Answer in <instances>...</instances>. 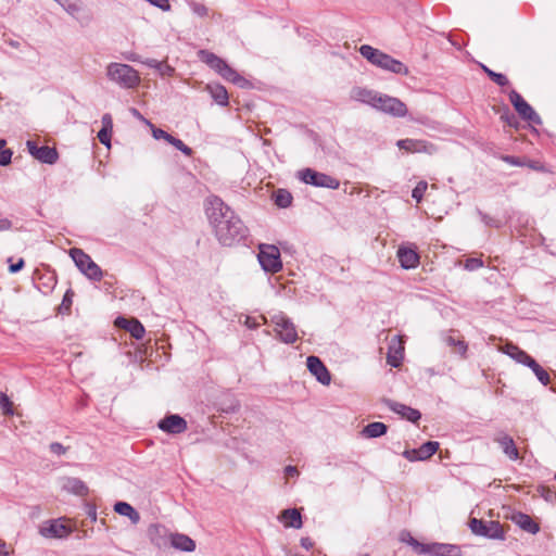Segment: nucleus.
Listing matches in <instances>:
<instances>
[{"instance_id": "1", "label": "nucleus", "mask_w": 556, "mask_h": 556, "mask_svg": "<svg viewBox=\"0 0 556 556\" xmlns=\"http://www.w3.org/2000/svg\"><path fill=\"white\" fill-rule=\"evenodd\" d=\"M206 214L223 245H235L248 237V227L220 198L213 195L207 199Z\"/></svg>"}, {"instance_id": "2", "label": "nucleus", "mask_w": 556, "mask_h": 556, "mask_svg": "<svg viewBox=\"0 0 556 556\" xmlns=\"http://www.w3.org/2000/svg\"><path fill=\"white\" fill-rule=\"evenodd\" d=\"M359 53L368 62L381 70L400 75H408L409 73L408 67L404 63L369 45L361 46Z\"/></svg>"}, {"instance_id": "3", "label": "nucleus", "mask_w": 556, "mask_h": 556, "mask_svg": "<svg viewBox=\"0 0 556 556\" xmlns=\"http://www.w3.org/2000/svg\"><path fill=\"white\" fill-rule=\"evenodd\" d=\"M199 58L202 62L214 70L225 80L230 81L239 87H245L249 81L242 77L236 70L230 67L225 60L217 56L213 52L206 50L199 51Z\"/></svg>"}, {"instance_id": "4", "label": "nucleus", "mask_w": 556, "mask_h": 556, "mask_svg": "<svg viewBox=\"0 0 556 556\" xmlns=\"http://www.w3.org/2000/svg\"><path fill=\"white\" fill-rule=\"evenodd\" d=\"M106 77L124 89H132L140 84L139 73L132 66L123 63H110L106 66Z\"/></svg>"}, {"instance_id": "5", "label": "nucleus", "mask_w": 556, "mask_h": 556, "mask_svg": "<svg viewBox=\"0 0 556 556\" xmlns=\"http://www.w3.org/2000/svg\"><path fill=\"white\" fill-rule=\"evenodd\" d=\"M70 256L74 261L77 268L89 279L94 281H100L102 279L103 273L101 268L81 249H71Z\"/></svg>"}, {"instance_id": "6", "label": "nucleus", "mask_w": 556, "mask_h": 556, "mask_svg": "<svg viewBox=\"0 0 556 556\" xmlns=\"http://www.w3.org/2000/svg\"><path fill=\"white\" fill-rule=\"evenodd\" d=\"M469 528L476 535L492 539V540H504L505 534L502 526L498 521H485L478 518H471L469 520Z\"/></svg>"}, {"instance_id": "7", "label": "nucleus", "mask_w": 556, "mask_h": 556, "mask_svg": "<svg viewBox=\"0 0 556 556\" xmlns=\"http://www.w3.org/2000/svg\"><path fill=\"white\" fill-rule=\"evenodd\" d=\"M271 324L275 326V332L283 343L292 344L299 339L295 325L282 313L274 315Z\"/></svg>"}, {"instance_id": "8", "label": "nucleus", "mask_w": 556, "mask_h": 556, "mask_svg": "<svg viewBox=\"0 0 556 556\" xmlns=\"http://www.w3.org/2000/svg\"><path fill=\"white\" fill-rule=\"evenodd\" d=\"M298 177L305 184L314 187L328 188L336 190L340 186L339 179L325 173L316 172L312 168H304L298 172Z\"/></svg>"}, {"instance_id": "9", "label": "nucleus", "mask_w": 556, "mask_h": 556, "mask_svg": "<svg viewBox=\"0 0 556 556\" xmlns=\"http://www.w3.org/2000/svg\"><path fill=\"white\" fill-rule=\"evenodd\" d=\"M258 262L262 268L268 273H278L282 268L280 251L277 247L270 244H261Z\"/></svg>"}, {"instance_id": "10", "label": "nucleus", "mask_w": 556, "mask_h": 556, "mask_svg": "<svg viewBox=\"0 0 556 556\" xmlns=\"http://www.w3.org/2000/svg\"><path fill=\"white\" fill-rule=\"evenodd\" d=\"M374 108L397 117H403L407 113L405 103L400 99L381 93L377 97V102Z\"/></svg>"}, {"instance_id": "11", "label": "nucleus", "mask_w": 556, "mask_h": 556, "mask_svg": "<svg viewBox=\"0 0 556 556\" xmlns=\"http://www.w3.org/2000/svg\"><path fill=\"white\" fill-rule=\"evenodd\" d=\"M509 100L517 113L525 121L540 125L541 117L532 109V106L516 90L509 92Z\"/></svg>"}, {"instance_id": "12", "label": "nucleus", "mask_w": 556, "mask_h": 556, "mask_svg": "<svg viewBox=\"0 0 556 556\" xmlns=\"http://www.w3.org/2000/svg\"><path fill=\"white\" fill-rule=\"evenodd\" d=\"M29 154L41 163L52 165L56 163L59 153L55 148L48 146L38 147L35 141L28 140L26 142Z\"/></svg>"}, {"instance_id": "13", "label": "nucleus", "mask_w": 556, "mask_h": 556, "mask_svg": "<svg viewBox=\"0 0 556 556\" xmlns=\"http://www.w3.org/2000/svg\"><path fill=\"white\" fill-rule=\"evenodd\" d=\"M396 146L409 153H426L429 155L434 154L438 150L433 143L421 139H401L397 140Z\"/></svg>"}, {"instance_id": "14", "label": "nucleus", "mask_w": 556, "mask_h": 556, "mask_svg": "<svg viewBox=\"0 0 556 556\" xmlns=\"http://www.w3.org/2000/svg\"><path fill=\"white\" fill-rule=\"evenodd\" d=\"M72 532V529L62 522L61 519H52L39 528V533L48 539H63Z\"/></svg>"}, {"instance_id": "15", "label": "nucleus", "mask_w": 556, "mask_h": 556, "mask_svg": "<svg viewBox=\"0 0 556 556\" xmlns=\"http://www.w3.org/2000/svg\"><path fill=\"white\" fill-rule=\"evenodd\" d=\"M306 365L309 372L316 378L318 382L328 386L331 382V375L319 357L311 355L306 359Z\"/></svg>"}, {"instance_id": "16", "label": "nucleus", "mask_w": 556, "mask_h": 556, "mask_svg": "<svg viewBox=\"0 0 556 556\" xmlns=\"http://www.w3.org/2000/svg\"><path fill=\"white\" fill-rule=\"evenodd\" d=\"M157 427L169 434H179L187 430V421L179 415H168L161 419Z\"/></svg>"}, {"instance_id": "17", "label": "nucleus", "mask_w": 556, "mask_h": 556, "mask_svg": "<svg viewBox=\"0 0 556 556\" xmlns=\"http://www.w3.org/2000/svg\"><path fill=\"white\" fill-rule=\"evenodd\" d=\"M421 553L431 556H460V547L458 545L446 544V543H431L428 544Z\"/></svg>"}, {"instance_id": "18", "label": "nucleus", "mask_w": 556, "mask_h": 556, "mask_svg": "<svg viewBox=\"0 0 556 556\" xmlns=\"http://www.w3.org/2000/svg\"><path fill=\"white\" fill-rule=\"evenodd\" d=\"M115 326L129 331L131 337H134L137 340L142 339L144 336V327L138 319H127L125 317H117L115 319Z\"/></svg>"}, {"instance_id": "19", "label": "nucleus", "mask_w": 556, "mask_h": 556, "mask_svg": "<svg viewBox=\"0 0 556 556\" xmlns=\"http://www.w3.org/2000/svg\"><path fill=\"white\" fill-rule=\"evenodd\" d=\"M387 403H388L389 408L392 412L401 415L403 418L407 419L408 421H412L415 424L421 418V414L418 409H415L413 407H409L404 404H401V403H397L394 401H390V400Z\"/></svg>"}, {"instance_id": "20", "label": "nucleus", "mask_w": 556, "mask_h": 556, "mask_svg": "<svg viewBox=\"0 0 556 556\" xmlns=\"http://www.w3.org/2000/svg\"><path fill=\"white\" fill-rule=\"evenodd\" d=\"M379 94L380 93L364 87H354L351 90V99L369 104L372 108L376 105L377 97H379Z\"/></svg>"}, {"instance_id": "21", "label": "nucleus", "mask_w": 556, "mask_h": 556, "mask_svg": "<svg viewBox=\"0 0 556 556\" xmlns=\"http://www.w3.org/2000/svg\"><path fill=\"white\" fill-rule=\"evenodd\" d=\"M168 542L174 548L182 552H193L195 549V542L182 533H169Z\"/></svg>"}, {"instance_id": "22", "label": "nucleus", "mask_w": 556, "mask_h": 556, "mask_svg": "<svg viewBox=\"0 0 556 556\" xmlns=\"http://www.w3.org/2000/svg\"><path fill=\"white\" fill-rule=\"evenodd\" d=\"M148 535L152 544L161 548L168 543L169 534L165 527L160 525H151L148 529Z\"/></svg>"}, {"instance_id": "23", "label": "nucleus", "mask_w": 556, "mask_h": 556, "mask_svg": "<svg viewBox=\"0 0 556 556\" xmlns=\"http://www.w3.org/2000/svg\"><path fill=\"white\" fill-rule=\"evenodd\" d=\"M397 258L401 266L405 269L415 268L419 264V255L409 248H400L397 250Z\"/></svg>"}, {"instance_id": "24", "label": "nucleus", "mask_w": 556, "mask_h": 556, "mask_svg": "<svg viewBox=\"0 0 556 556\" xmlns=\"http://www.w3.org/2000/svg\"><path fill=\"white\" fill-rule=\"evenodd\" d=\"M495 442L500 444L505 455L510 459L516 460L519 458V452L511 437L507 434H500L495 438Z\"/></svg>"}, {"instance_id": "25", "label": "nucleus", "mask_w": 556, "mask_h": 556, "mask_svg": "<svg viewBox=\"0 0 556 556\" xmlns=\"http://www.w3.org/2000/svg\"><path fill=\"white\" fill-rule=\"evenodd\" d=\"M63 489L75 495L84 496L88 493V486L78 478L68 477L64 479Z\"/></svg>"}, {"instance_id": "26", "label": "nucleus", "mask_w": 556, "mask_h": 556, "mask_svg": "<svg viewBox=\"0 0 556 556\" xmlns=\"http://www.w3.org/2000/svg\"><path fill=\"white\" fill-rule=\"evenodd\" d=\"M514 522H516L522 530L535 534L539 532L540 527L536 522H534L531 517L523 513H518L513 516Z\"/></svg>"}, {"instance_id": "27", "label": "nucleus", "mask_w": 556, "mask_h": 556, "mask_svg": "<svg viewBox=\"0 0 556 556\" xmlns=\"http://www.w3.org/2000/svg\"><path fill=\"white\" fill-rule=\"evenodd\" d=\"M281 518L285 520V526L300 529L302 527V517L296 508L285 509L281 513Z\"/></svg>"}, {"instance_id": "28", "label": "nucleus", "mask_w": 556, "mask_h": 556, "mask_svg": "<svg viewBox=\"0 0 556 556\" xmlns=\"http://www.w3.org/2000/svg\"><path fill=\"white\" fill-rule=\"evenodd\" d=\"M207 90L211 94V97L214 99V101L223 106L228 105V92L226 88L222 85H207Z\"/></svg>"}, {"instance_id": "29", "label": "nucleus", "mask_w": 556, "mask_h": 556, "mask_svg": "<svg viewBox=\"0 0 556 556\" xmlns=\"http://www.w3.org/2000/svg\"><path fill=\"white\" fill-rule=\"evenodd\" d=\"M114 510L122 516L128 517L134 523H137L140 519L138 511L126 502H117Z\"/></svg>"}, {"instance_id": "30", "label": "nucleus", "mask_w": 556, "mask_h": 556, "mask_svg": "<svg viewBox=\"0 0 556 556\" xmlns=\"http://www.w3.org/2000/svg\"><path fill=\"white\" fill-rule=\"evenodd\" d=\"M387 430H388V427L386 424L380 422V421H375V422L368 424L363 429V434L366 438H379V437L383 435L387 432Z\"/></svg>"}, {"instance_id": "31", "label": "nucleus", "mask_w": 556, "mask_h": 556, "mask_svg": "<svg viewBox=\"0 0 556 556\" xmlns=\"http://www.w3.org/2000/svg\"><path fill=\"white\" fill-rule=\"evenodd\" d=\"M396 340L394 338L392 340V344L390 345V352L388 353V364L392 367H399L400 363L403 358V350L404 348L401 345V342H399V345L395 348L393 342Z\"/></svg>"}, {"instance_id": "32", "label": "nucleus", "mask_w": 556, "mask_h": 556, "mask_svg": "<svg viewBox=\"0 0 556 556\" xmlns=\"http://www.w3.org/2000/svg\"><path fill=\"white\" fill-rule=\"evenodd\" d=\"M439 448V442L437 441H428L424 443L421 446H419L418 450V456L419 460H426L430 458Z\"/></svg>"}, {"instance_id": "33", "label": "nucleus", "mask_w": 556, "mask_h": 556, "mask_svg": "<svg viewBox=\"0 0 556 556\" xmlns=\"http://www.w3.org/2000/svg\"><path fill=\"white\" fill-rule=\"evenodd\" d=\"M504 353L515 359L517 363L522 364L527 356L529 355L523 350L519 349L517 345L513 343H507L504 348Z\"/></svg>"}, {"instance_id": "34", "label": "nucleus", "mask_w": 556, "mask_h": 556, "mask_svg": "<svg viewBox=\"0 0 556 556\" xmlns=\"http://www.w3.org/2000/svg\"><path fill=\"white\" fill-rule=\"evenodd\" d=\"M275 204L279 207H289L292 203V195L286 189H278L274 194Z\"/></svg>"}, {"instance_id": "35", "label": "nucleus", "mask_w": 556, "mask_h": 556, "mask_svg": "<svg viewBox=\"0 0 556 556\" xmlns=\"http://www.w3.org/2000/svg\"><path fill=\"white\" fill-rule=\"evenodd\" d=\"M481 68L489 76V78L493 80L496 85L501 87L508 85V79L504 74L496 73L483 64L481 65Z\"/></svg>"}, {"instance_id": "36", "label": "nucleus", "mask_w": 556, "mask_h": 556, "mask_svg": "<svg viewBox=\"0 0 556 556\" xmlns=\"http://www.w3.org/2000/svg\"><path fill=\"white\" fill-rule=\"evenodd\" d=\"M445 342L450 346H455L456 348V352L458 354H460L462 356H465V354L467 352V344H466L465 341L457 340L454 337L448 336V337H446Z\"/></svg>"}, {"instance_id": "37", "label": "nucleus", "mask_w": 556, "mask_h": 556, "mask_svg": "<svg viewBox=\"0 0 556 556\" xmlns=\"http://www.w3.org/2000/svg\"><path fill=\"white\" fill-rule=\"evenodd\" d=\"M169 144L174 146L177 150L181 151L185 155L191 156L192 149L186 146L180 139L170 136L167 141Z\"/></svg>"}, {"instance_id": "38", "label": "nucleus", "mask_w": 556, "mask_h": 556, "mask_svg": "<svg viewBox=\"0 0 556 556\" xmlns=\"http://www.w3.org/2000/svg\"><path fill=\"white\" fill-rule=\"evenodd\" d=\"M12 151L5 149V140H0V165L7 166L11 163Z\"/></svg>"}, {"instance_id": "39", "label": "nucleus", "mask_w": 556, "mask_h": 556, "mask_svg": "<svg viewBox=\"0 0 556 556\" xmlns=\"http://www.w3.org/2000/svg\"><path fill=\"white\" fill-rule=\"evenodd\" d=\"M428 188L427 181H419L416 187L413 189L412 197L419 203L422 200V197Z\"/></svg>"}, {"instance_id": "40", "label": "nucleus", "mask_w": 556, "mask_h": 556, "mask_svg": "<svg viewBox=\"0 0 556 556\" xmlns=\"http://www.w3.org/2000/svg\"><path fill=\"white\" fill-rule=\"evenodd\" d=\"M402 541L407 542L418 553L422 554L421 551L427 547L428 544H424L418 542L416 539L410 536L409 533H406L405 535H402Z\"/></svg>"}, {"instance_id": "41", "label": "nucleus", "mask_w": 556, "mask_h": 556, "mask_svg": "<svg viewBox=\"0 0 556 556\" xmlns=\"http://www.w3.org/2000/svg\"><path fill=\"white\" fill-rule=\"evenodd\" d=\"M0 409L4 415H12V402L5 393H0Z\"/></svg>"}, {"instance_id": "42", "label": "nucleus", "mask_w": 556, "mask_h": 556, "mask_svg": "<svg viewBox=\"0 0 556 556\" xmlns=\"http://www.w3.org/2000/svg\"><path fill=\"white\" fill-rule=\"evenodd\" d=\"M533 374L543 386H547L549 383V375L541 365L538 368H534Z\"/></svg>"}, {"instance_id": "43", "label": "nucleus", "mask_w": 556, "mask_h": 556, "mask_svg": "<svg viewBox=\"0 0 556 556\" xmlns=\"http://www.w3.org/2000/svg\"><path fill=\"white\" fill-rule=\"evenodd\" d=\"M113 129L101 128L98 132L99 141L105 147H111V136Z\"/></svg>"}, {"instance_id": "44", "label": "nucleus", "mask_w": 556, "mask_h": 556, "mask_svg": "<svg viewBox=\"0 0 556 556\" xmlns=\"http://www.w3.org/2000/svg\"><path fill=\"white\" fill-rule=\"evenodd\" d=\"M478 214L480 215L482 222L486 225V226H490V227H494V228H500L501 227V222L491 217L490 215L488 214H484L483 212H481L480 210H478Z\"/></svg>"}, {"instance_id": "45", "label": "nucleus", "mask_w": 556, "mask_h": 556, "mask_svg": "<svg viewBox=\"0 0 556 556\" xmlns=\"http://www.w3.org/2000/svg\"><path fill=\"white\" fill-rule=\"evenodd\" d=\"M147 124L152 128V136L156 140H159V139H164L165 141L169 140V137L172 136L170 134L166 132L165 130H163L161 128L154 127L150 122H147Z\"/></svg>"}, {"instance_id": "46", "label": "nucleus", "mask_w": 556, "mask_h": 556, "mask_svg": "<svg viewBox=\"0 0 556 556\" xmlns=\"http://www.w3.org/2000/svg\"><path fill=\"white\" fill-rule=\"evenodd\" d=\"M190 8H191L192 12L198 16L203 17V16H206V14H207V8L204 4L191 2Z\"/></svg>"}, {"instance_id": "47", "label": "nucleus", "mask_w": 556, "mask_h": 556, "mask_svg": "<svg viewBox=\"0 0 556 556\" xmlns=\"http://www.w3.org/2000/svg\"><path fill=\"white\" fill-rule=\"evenodd\" d=\"M483 266V262L480 258H468L465 263V268L468 270H476Z\"/></svg>"}, {"instance_id": "48", "label": "nucleus", "mask_w": 556, "mask_h": 556, "mask_svg": "<svg viewBox=\"0 0 556 556\" xmlns=\"http://www.w3.org/2000/svg\"><path fill=\"white\" fill-rule=\"evenodd\" d=\"M72 296L73 292L71 290H67L63 296L60 309L68 312L71 309L72 305Z\"/></svg>"}, {"instance_id": "49", "label": "nucleus", "mask_w": 556, "mask_h": 556, "mask_svg": "<svg viewBox=\"0 0 556 556\" xmlns=\"http://www.w3.org/2000/svg\"><path fill=\"white\" fill-rule=\"evenodd\" d=\"M49 448H50V452L55 454V455H64L68 447L64 446L63 444L59 443V442H53L49 445Z\"/></svg>"}, {"instance_id": "50", "label": "nucleus", "mask_w": 556, "mask_h": 556, "mask_svg": "<svg viewBox=\"0 0 556 556\" xmlns=\"http://www.w3.org/2000/svg\"><path fill=\"white\" fill-rule=\"evenodd\" d=\"M147 1L150 2L152 5L160 8L163 11L170 10V4H169L168 0H147Z\"/></svg>"}, {"instance_id": "51", "label": "nucleus", "mask_w": 556, "mask_h": 556, "mask_svg": "<svg viewBox=\"0 0 556 556\" xmlns=\"http://www.w3.org/2000/svg\"><path fill=\"white\" fill-rule=\"evenodd\" d=\"M502 119H504L509 126H515L517 124V119L515 115L509 111L508 108H506V111L501 116Z\"/></svg>"}, {"instance_id": "52", "label": "nucleus", "mask_w": 556, "mask_h": 556, "mask_svg": "<svg viewBox=\"0 0 556 556\" xmlns=\"http://www.w3.org/2000/svg\"><path fill=\"white\" fill-rule=\"evenodd\" d=\"M403 456L409 460V462H416V460H419V457L418 456V450L417 448H413V450H405L403 452Z\"/></svg>"}, {"instance_id": "53", "label": "nucleus", "mask_w": 556, "mask_h": 556, "mask_svg": "<svg viewBox=\"0 0 556 556\" xmlns=\"http://www.w3.org/2000/svg\"><path fill=\"white\" fill-rule=\"evenodd\" d=\"M502 160L510 165L520 166L522 163L519 161L518 157L511 156V155H503Z\"/></svg>"}, {"instance_id": "54", "label": "nucleus", "mask_w": 556, "mask_h": 556, "mask_svg": "<svg viewBox=\"0 0 556 556\" xmlns=\"http://www.w3.org/2000/svg\"><path fill=\"white\" fill-rule=\"evenodd\" d=\"M102 128L113 129V121L110 114L106 113L102 116Z\"/></svg>"}, {"instance_id": "55", "label": "nucleus", "mask_w": 556, "mask_h": 556, "mask_svg": "<svg viewBox=\"0 0 556 556\" xmlns=\"http://www.w3.org/2000/svg\"><path fill=\"white\" fill-rule=\"evenodd\" d=\"M522 365L531 368L532 371H534V368H538L540 365L538 364V362L531 357L530 355L527 356V359H525V362H522Z\"/></svg>"}, {"instance_id": "56", "label": "nucleus", "mask_w": 556, "mask_h": 556, "mask_svg": "<svg viewBox=\"0 0 556 556\" xmlns=\"http://www.w3.org/2000/svg\"><path fill=\"white\" fill-rule=\"evenodd\" d=\"M25 263L23 258H20L17 263L11 264L9 267L10 273L15 274L24 267Z\"/></svg>"}, {"instance_id": "57", "label": "nucleus", "mask_w": 556, "mask_h": 556, "mask_svg": "<svg viewBox=\"0 0 556 556\" xmlns=\"http://www.w3.org/2000/svg\"><path fill=\"white\" fill-rule=\"evenodd\" d=\"M285 475L287 477H291V478L298 477L299 476V470H298L296 467L289 465V466H287L285 468Z\"/></svg>"}, {"instance_id": "58", "label": "nucleus", "mask_w": 556, "mask_h": 556, "mask_svg": "<svg viewBox=\"0 0 556 556\" xmlns=\"http://www.w3.org/2000/svg\"><path fill=\"white\" fill-rule=\"evenodd\" d=\"M147 66L149 67H152V68H156V70H161V67L163 66V63L162 62H159L157 60L155 59H148L147 61L143 62Z\"/></svg>"}, {"instance_id": "59", "label": "nucleus", "mask_w": 556, "mask_h": 556, "mask_svg": "<svg viewBox=\"0 0 556 556\" xmlns=\"http://www.w3.org/2000/svg\"><path fill=\"white\" fill-rule=\"evenodd\" d=\"M12 228V222L8 218L0 219V231L9 230Z\"/></svg>"}, {"instance_id": "60", "label": "nucleus", "mask_w": 556, "mask_h": 556, "mask_svg": "<svg viewBox=\"0 0 556 556\" xmlns=\"http://www.w3.org/2000/svg\"><path fill=\"white\" fill-rule=\"evenodd\" d=\"M300 544L305 549H311L314 546V543L309 538H302Z\"/></svg>"}, {"instance_id": "61", "label": "nucleus", "mask_w": 556, "mask_h": 556, "mask_svg": "<svg viewBox=\"0 0 556 556\" xmlns=\"http://www.w3.org/2000/svg\"><path fill=\"white\" fill-rule=\"evenodd\" d=\"M159 71H160L163 75H164V74H168V75H170V73H172V72H174V70H173L170 66H168V65H166V64H164V63H163V66L161 67V70H159Z\"/></svg>"}, {"instance_id": "62", "label": "nucleus", "mask_w": 556, "mask_h": 556, "mask_svg": "<svg viewBox=\"0 0 556 556\" xmlns=\"http://www.w3.org/2000/svg\"><path fill=\"white\" fill-rule=\"evenodd\" d=\"M5 547H7L5 543H1L0 544V553H1L2 556H9L10 555V553L7 551Z\"/></svg>"}, {"instance_id": "63", "label": "nucleus", "mask_w": 556, "mask_h": 556, "mask_svg": "<svg viewBox=\"0 0 556 556\" xmlns=\"http://www.w3.org/2000/svg\"><path fill=\"white\" fill-rule=\"evenodd\" d=\"M131 112H132V114H134L135 116H137V117H138V118H140V119H142L144 123L149 122L148 119H146V118H144V117L139 113V111H138V110L132 109V110H131Z\"/></svg>"}, {"instance_id": "64", "label": "nucleus", "mask_w": 556, "mask_h": 556, "mask_svg": "<svg viewBox=\"0 0 556 556\" xmlns=\"http://www.w3.org/2000/svg\"><path fill=\"white\" fill-rule=\"evenodd\" d=\"M126 59L129 60V61H136L137 60L135 54L127 55Z\"/></svg>"}]
</instances>
